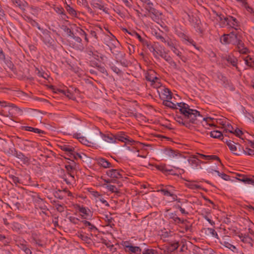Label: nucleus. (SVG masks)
Listing matches in <instances>:
<instances>
[{
  "instance_id": "1",
  "label": "nucleus",
  "mask_w": 254,
  "mask_h": 254,
  "mask_svg": "<svg viewBox=\"0 0 254 254\" xmlns=\"http://www.w3.org/2000/svg\"><path fill=\"white\" fill-rule=\"evenodd\" d=\"M178 105L181 114L186 117L188 123L190 126L189 128L199 130L197 127L200 126V123L203 120V116L199 112L191 109L188 104L184 102H180Z\"/></svg>"
},
{
  "instance_id": "2",
  "label": "nucleus",
  "mask_w": 254,
  "mask_h": 254,
  "mask_svg": "<svg viewBox=\"0 0 254 254\" xmlns=\"http://www.w3.org/2000/svg\"><path fill=\"white\" fill-rule=\"evenodd\" d=\"M104 43L109 47L111 52L115 54L114 50L119 46V43L116 37L111 33L107 35L104 38Z\"/></svg>"
},
{
  "instance_id": "3",
  "label": "nucleus",
  "mask_w": 254,
  "mask_h": 254,
  "mask_svg": "<svg viewBox=\"0 0 254 254\" xmlns=\"http://www.w3.org/2000/svg\"><path fill=\"white\" fill-rule=\"evenodd\" d=\"M125 251L130 254H141V249L138 246H134L127 241H124L122 243Z\"/></svg>"
},
{
  "instance_id": "4",
  "label": "nucleus",
  "mask_w": 254,
  "mask_h": 254,
  "mask_svg": "<svg viewBox=\"0 0 254 254\" xmlns=\"http://www.w3.org/2000/svg\"><path fill=\"white\" fill-rule=\"evenodd\" d=\"M157 92L160 98L163 101L167 99H172V94L171 91L168 88L165 86H161L157 89Z\"/></svg>"
},
{
  "instance_id": "5",
  "label": "nucleus",
  "mask_w": 254,
  "mask_h": 254,
  "mask_svg": "<svg viewBox=\"0 0 254 254\" xmlns=\"http://www.w3.org/2000/svg\"><path fill=\"white\" fill-rule=\"evenodd\" d=\"M74 208L79 211L82 219H90L92 217V213L88 207L81 206L79 204H76Z\"/></svg>"
},
{
  "instance_id": "6",
  "label": "nucleus",
  "mask_w": 254,
  "mask_h": 254,
  "mask_svg": "<svg viewBox=\"0 0 254 254\" xmlns=\"http://www.w3.org/2000/svg\"><path fill=\"white\" fill-rule=\"evenodd\" d=\"M173 189V187L172 186H166L165 188H162L157 190L158 192H161L164 195L167 196H171L172 199V201H178L180 202V199H178L177 195L174 194L172 190Z\"/></svg>"
},
{
  "instance_id": "7",
  "label": "nucleus",
  "mask_w": 254,
  "mask_h": 254,
  "mask_svg": "<svg viewBox=\"0 0 254 254\" xmlns=\"http://www.w3.org/2000/svg\"><path fill=\"white\" fill-rule=\"evenodd\" d=\"M61 148L62 150L66 152L67 155L71 158L76 159L78 158H81V155L74 151V148L68 145H63L61 146Z\"/></svg>"
},
{
  "instance_id": "8",
  "label": "nucleus",
  "mask_w": 254,
  "mask_h": 254,
  "mask_svg": "<svg viewBox=\"0 0 254 254\" xmlns=\"http://www.w3.org/2000/svg\"><path fill=\"white\" fill-rule=\"evenodd\" d=\"M225 23V27L229 28H233L237 30L239 27V22L234 17L230 15L226 16V19Z\"/></svg>"
},
{
  "instance_id": "9",
  "label": "nucleus",
  "mask_w": 254,
  "mask_h": 254,
  "mask_svg": "<svg viewBox=\"0 0 254 254\" xmlns=\"http://www.w3.org/2000/svg\"><path fill=\"white\" fill-rule=\"evenodd\" d=\"M95 134L97 136H100L103 140L105 141L110 143H116V138L115 135L112 133H107L104 134L101 132L100 131L97 130H96Z\"/></svg>"
},
{
  "instance_id": "10",
  "label": "nucleus",
  "mask_w": 254,
  "mask_h": 254,
  "mask_svg": "<svg viewBox=\"0 0 254 254\" xmlns=\"http://www.w3.org/2000/svg\"><path fill=\"white\" fill-rule=\"evenodd\" d=\"M234 45L236 46V50L240 54L247 55L250 53V50L246 47L243 42L240 39L235 42Z\"/></svg>"
},
{
  "instance_id": "11",
  "label": "nucleus",
  "mask_w": 254,
  "mask_h": 254,
  "mask_svg": "<svg viewBox=\"0 0 254 254\" xmlns=\"http://www.w3.org/2000/svg\"><path fill=\"white\" fill-rule=\"evenodd\" d=\"M11 150L12 153L9 154L8 155H13L15 156L25 164L29 163L30 159L23 153L21 152H18L14 147H11Z\"/></svg>"
},
{
  "instance_id": "12",
  "label": "nucleus",
  "mask_w": 254,
  "mask_h": 254,
  "mask_svg": "<svg viewBox=\"0 0 254 254\" xmlns=\"http://www.w3.org/2000/svg\"><path fill=\"white\" fill-rule=\"evenodd\" d=\"M226 143L228 146L230 151L235 155H239L241 145L239 144H236L234 141L229 140L226 141Z\"/></svg>"
},
{
  "instance_id": "13",
  "label": "nucleus",
  "mask_w": 254,
  "mask_h": 254,
  "mask_svg": "<svg viewBox=\"0 0 254 254\" xmlns=\"http://www.w3.org/2000/svg\"><path fill=\"white\" fill-rule=\"evenodd\" d=\"M32 197L36 207H39L40 209L42 210H45L46 209L47 207L45 201L43 199L39 197L37 194L34 193V194L33 195Z\"/></svg>"
},
{
  "instance_id": "14",
  "label": "nucleus",
  "mask_w": 254,
  "mask_h": 254,
  "mask_svg": "<svg viewBox=\"0 0 254 254\" xmlns=\"http://www.w3.org/2000/svg\"><path fill=\"white\" fill-rule=\"evenodd\" d=\"M124 171L121 170L112 169L106 172L108 176L113 179H121L123 177Z\"/></svg>"
},
{
  "instance_id": "15",
  "label": "nucleus",
  "mask_w": 254,
  "mask_h": 254,
  "mask_svg": "<svg viewBox=\"0 0 254 254\" xmlns=\"http://www.w3.org/2000/svg\"><path fill=\"white\" fill-rule=\"evenodd\" d=\"M215 120L210 117L204 118L203 117V120L200 123V126L198 127H200L201 126L206 128H209V127L215 126Z\"/></svg>"
},
{
  "instance_id": "16",
  "label": "nucleus",
  "mask_w": 254,
  "mask_h": 254,
  "mask_svg": "<svg viewBox=\"0 0 254 254\" xmlns=\"http://www.w3.org/2000/svg\"><path fill=\"white\" fill-rule=\"evenodd\" d=\"M16 245L25 254H32V252L25 240H23L21 241L17 242Z\"/></svg>"
},
{
  "instance_id": "17",
  "label": "nucleus",
  "mask_w": 254,
  "mask_h": 254,
  "mask_svg": "<svg viewBox=\"0 0 254 254\" xmlns=\"http://www.w3.org/2000/svg\"><path fill=\"white\" fill-rule=\"evenodd\" d=\"M146 79L151 82V84L159 83V79L156 75V73L154 70H150L146 75Z\"/></svg>"
},
{
  "instance_id": "18",
  "label": "nucleus",
  "mask_w": 254,
  "mask_h": 254,
  "mask_svg": "<svg viewBox=\"0 0 254 254\" xmlns=\"http://www.w3.org/2000/svg\"><path fill=\"white\" fill-rule=\"evenodd\" d=\"M19 144L22 150L29 151L35 147V143L29 140H22Z\"/></svg>"
},
{
  "instance_id": "19",
  "label": "nucleus",
  "mask_w": 254,
  "mask_h": 254,
  "mask_svg": "<svg viewBox=\"0 0 254 254\" xmlns=\"http://www.w3.org/2000/svg\"><path fill=\"white\" fill-rule=\"evenodd\" d=\"M79 141L84 145L90 146L92 145L97 144L98 139L93 135H91L90 138V140H87L84 136H82Z\"/></svg>"
},
{
  "instance_id": "20",
  "label": "nucleus",
  "mask_w": 254,
  "mask_h": 254,
  "mask_svg": "<svg viewBox=\"0 0 254 254\" xmlns=\"http://www.w3.org/2000/svg\"><path fill=\"white\" fill-rule=\"evenodd\" d=\"M179 243L175 242L164 247V254H170L172 252L177 250L179 247Z\"/></svg>"
},
{
  "instance_id": "21",
  "label": "nucleus",
  "mask_w": 254,
  "mask_h": 254,
  "mask_svg": "<svg viewBox=\"0 0 254 254\" xmlns=\"http://www.w3.org/2000/svg\"><path fill=\"white\" fill-rule=\"evenodd\" d=\"M220 244L225 248L229 249L234 253L239 254H244L242 251H239L234 245L227 241H222Z\"/></svg>"
},
{
  "instance_id": "22",
  "label": "nucleus",
  "mask_w": 254,
  "mask_h": 254,
  "mask_svg": "<svg viewBox=\"0 0 254 254\" xmlns=\"http://www.w3.org/2000/svg\"><path fill=\"white\" fill-rule=\"evenodd\" d=\"M7 142L5 140L0 137V151H3L6 154H11V148L7 147Z\"/></svg>"
},
{
  "instance_id": "23",
  "label": "nucleus",
  "mask_w": 254,
  "mask_h": 254,
  "mask_svg": "<svg viewBox=\"0 0 254 254\" xmlns=\"http://www.w3.org/2000/svg\"><path fill=\"white\" fill-rule=\"evenodd\" d=\"M241 241L244 244H247L249 247H253V240L251 237L247 235L241 234L238 236Z\"/></svg>"
},
{
  "instance_id": "24",
  "label": "nucleus",
  "mask_w": 254,
  "mask_h": 254,
  "mask_svg": "<svg viewBox=\"0 0 254 254\" xmlns=\"http://www.w3.org/2000/svg\"><path fill=\"white\" fill-rule=\"evenodd\" d=\"M115 136L116 138V141L117 140H119L123 142H125L126 143L134 142L133 140H130L129 137L125 135L124 133L118 134L115 135Z\"/></svg>"
},
{
  "instance_id": "25",
  "label": "nucleus",
  "mask_w": 254,
  "mask_h": 254,
  "mask_svg": "<svg viewBox=\"0 0 254 254\" xmlns=\"http://www.w3.org/2000/svg\"><path fill=\"white\" fill-rule=\"evenodd\" d=\"M214 13L216 15V19L218 22L220 26L222 28L225 27L226 16L221 13H217L216 11H214Z\"/></svg>"
},
{
  "instance_id": "26",
  "label": "nucleus",
  "mask_w": 254,
  "mask_h": 254,
  "mask_svg": "<svg viewBox=\"0 0 254 254\" xmlns=\"http://www.w3.org/2000/svg\"><path fill=\"white\" fill-rule=\"evenodd\" d=\"M196 181H187L185 186L189 189L193 190H198L202 189L201 186L196 184Z\"/></svg>"
},
{
  "instance_id": "27",
  "label": "nucleus",
  "mask_w": 254,
  "mask_h": 254,
  "mask_svg": "<svg viewBox=\"0 0 254 254\" xmlns=\"http://www.w3.org/2000/svg\"><path fill=\"white\" fill-rule=\"evenodd\" d=\"M237 179L245 184H250L254 186V180L247 177L244 175H237Z\"/></svg>"
},
{
  "instance_id": "28",
  "label": "nucleus",
  "mask_w": 254,
  "mask_h": 254,
  "mask_svg": "<svg viewBox=\"0 0 254 254\" xmlns=\"http://www.w3.org/2000/svg\"><path fill=\"white\" fill-rule=\"evenodd\" d=\"M31 239H32V243L35 244V245L40 246V247H43V245L42 244V242L40 238L39 235L36 233H33L31 235Z\"/></svg>"
},
{
  "instance_id": "29",
  "label": "nucleus",
  "mask_w": 254,
  "mask_h": 254,
  "mask_svg": "<svg viewBox=\"0 0 254 254\" xmlns=\"http://www.w3.org/2000/svg\"><path fill=\"white\" fill-rule=\"evenodd\" d=\"M168 218L172 219L174 222L178 224H183L185 222V220L183 219H181L179 217L175 212H171L169 213Z\"/></svg>"
},
{
  "instance_id": "30",
  "label": "nucleus",
  "mask_w": 254,
  "mask_h": 254,
  "mask_svg": "<svg viewBox=\"0 0 254 254\" xmlns=\"http://www.w3.org/2000/svg\"><path fill=\"white\" fill-rule=\"evenodd\" d=\"M175 121L178 122L179 124L182 125L184 126H186L187 127L189 128L190 127L189 123H188V121L186 120V117L183 116V117L180 116H176L175 117Z\"/></svg>"
},
{
  "instance_id": "31",
  "label": "nucleus",
  "mask_w": 254,
  "mask_h": 254,
  "mask_svg": "<svg viewBox=\"0 0 254 254\" xmlns=\"http://www.w3.org/2000/svg\"><path fill=\"white\" fill-rule=\"evenodd\" d=\"M143 7L148 11L154 14L156 13V9L153 7V4L150 1H142Z\"/></svg>"
},
{
  "instance_id": "32",
  "label": "nucleus",
  "mask_w": 254,
  "mask_h": 254,
  "mask_svg": "<svg viewBox=\"0 0 254 254\" xmlns=\"http://www.w3.org/2000/svg\"><path fill=\"white\" fill-rule=\"evenodd\" d=\"M97 163L99 165L104 168H109L112 167V164L107 160L103 158H99L97 159Z\"/></svg>"
},
{
  "instance_id": "33",
  "label": "nucleus",
  "mask_w": 254,
  "mask_h": 254,
  "mask_svg": "<svg viewBox=\"0 0 254 254\" xmlns=\"http://www.w3.org/2000/svg\"><path fill=\"white\" fill-rule=\"evenodd\" d=\"M247 65L249 67H254V56L248 55L243 59Z\"/></svg>"
},
{
  "instance_id": "34",
  "label": "nucleus",
  "mask_w": 254,
  "mask_h": 254,
  "mask_svg": "<svg viewBox=\"0 0 254 254\" xmlns=\"http://www.w3.org/2000/svg\"><path fill=\"white\" fill-rule=\"evenodd\" d=\"M158 169L163 173H167L170 174L175 175L173 173V169L165 165L159 166L158 167Z\"/></svg>"
},
{
  "instance_id": "35",
  "label": "nucleus",
  "mask_w": 254,
  "mask_h": 254,
  "mask_svg": "<svg viewBox=\"0 0 254 254\" xmlns=\"http://www.w3.org/2000/svg\"><path fill=\"white\" fill-rule=\"evenodd\" d=\"M171 99H167L164 101H163V104L166 106V107H169L171 109H177L178 107V104L179 103H174L173 102V101H170Z\"/></svg>"
},
{
  "instance_id": "36",
  "label": "nucleus",
  "mask_w": 254,
  "mask_h": 254,
  "mask_svg": "<svg viewBox=\"0 0 254 254\" xmlns=\"http://www.w3.org/2000/svg\"><path fill=\"white\" fill-rule=\"evenodd\" d=\"M161 57L163 58L166 62L169 63L171 65H176V63L172 60V58L168 55V54L165 52L161 53Z\"/></svg>"
},
{
  "instance_id": "37",
  "label": "nucleus",
  "mask_w": 254,
  "mask_h": 254,
  "mask_svg": "<svg viewBox=\"0 0 254 254\" xmlns=\"http://www.w3.org/2000/svg\"><path fill=\"white\" fill-rule=\"evenodd\" d=\"M91 4L95 9H100L107 12V8L101 3L97 2L96 1H92Z\"/></svg>"
},
{
  "instance_id": "38",
  "label": "nucleus",
  "mask_w": 254,
  "mask_h": 254,
  "mask_svg": "<svg viewBox=\"0 0 254 254\" xmlns=\"http://www.w3.org/2000/svg\"><path fill=\"white\" fill-rule=\"evenodd\" d=\"M88 54L90 56L94 58L95 59L99 60V58H102V54L99 53L98 51L96 50H89L88 51Z\"/></svg>"
},
{
  "instance_id": "39",
  "label": "nucleus",
  "mask_w": 254,
  "mask_h": 254,
  "mask_svg": "<svg viewBox=\"0 0 254 254\" xmlns=\"http://www.w3.org/2000/svg\"><path fill=\"white\" fill-rule=\"evenodd\" d=\"M13 4L19 8L24 10L28 4L26 1H12Z\"/></svg>"
},
{
  "instance_id": "40",
  "label": "nucleus",
  "mask_w": 254,
  "mask_h": 254,
  "mask_svg": "<svg viewBox=\"0 0 254 254\" xmlns=\"http://www.w3.org/2000/svg\"><path fill=\"white\" fill-rule=\"evenodd\" d=\"M12 229L17 232H21L23 230V226L18 222H14L11 224Z\"/></svg>"
},
{
  "instance_id": "41",
  "label": "nucleus",
  "mask_w": 254,
  "mask_h": 254,
  "mask_svg": "<svg viewBox=\"0 0 254 254\" xmlns=\"http://www.w3.org/2000/svg\"><path fill=\"white\" fill-rule=\"evenodd\" d=\"M22 129L26 131H31L39 134L44 132V131L41 129H39L37 128H34L29 126L22 127Z\"/></svg>"
},
{
  "instance_id": "42",
  "label": "nucleus",
  "mask_w": 254,
  "mask_h": 254,
  "mask_svg": "<svg viewBox=\"0 0 254 254\" xmlns=\"http://www.w3.org/2000/svg\"><path fill=\"white\" fill-rule=\"evenodd\" d=\"M166 154L170 158H174L178 156H181V155L177 150H174L172 149H168L165 151Z\"/></svg>"
},
{
  "instance_id": "43",
  "label": "nucleus",
  "mask_w": 254,
  "mask_h": 254,
  "mask_svg": "<svg viewBox=\"0 0 254 254\" xmlns=\"http://www.w3.org/2000/svg\"><path fill=\"white\" fill-rule=\"evenodd\" d=\"M173 52L176 55L180 60H181L183 62H186L187 60V58L182 55L181 52H180L176 47L173 48L172 50Z\"/></svg>"
},
{
  "instance_id": "44",
  "label": "nucleus",
  "mask_w": 254,
  "mask_h": 254,
  "mask_svg": "<svg viewBox=\"0 0 254 254\" xmlns=\"http://www.w3.org/2000/svg\"><path fill=\"white\" fill-rule=\"evenodd\" d=\"M241 1L242 2V6H243L249 13L252 14H254V9L252 6L249 5L246 1Z\"/></svg>"
},
{
  "instance_id": "45",
  "label": "nucleus",
  "mask_w": 254,
  "mask_h": 254,
  "mask_svg": "<svg viewBox=\"0 0 254 254\" xmlns=\"http://www.w3.org/2000/svg\"><path fill=\"white\" fill-rule=\"evenodd\" d=\"M207 171L209 173H212L213 172H216L219 177H220L222 179H223V180H224L225 181H228V180H230L229 176L225 173H220L218 171L213 170V169H211V171H209L208 169L207 170Z\"/></svg>"
},
{
  "instance_id": "46",
  "label": "nucleus",
  "mask_w": 254,
  "mask_h": 254,
  "mask_svg": "<svg viewBox=\"0 0 254 254\" xmlns=\"http://www.w3.org/2000/svg\"><path fill=\"white\" fill-rule=\"evenodd\" d=\"M229 40L231 42V44L233 45L234 44L235 42H236L237 40H239L240 39L238 38L237 34L234 32H232L228 34Z\"/></svg>"
},
{
  "instance_id": "47",
  "label": "nucleus",
  "mask_w": 254,
  "mask_h": 254,
  "mask_svg": "<svg viewBox=\"0 0 254 254\" xmlns=\"http://www.w3.org/2000/svg\"><path fill=\"white\" fill-rule=\"evenodd\" d=\"M82 223L84 225L85 227H88L89 230L90 231L97 230L96 227L93 224H92L90 222L86 220V219L82 220Z\"/></svg>"
},
{
  "instance_id": "48",
  "label": "nucleus",
  "mask_w": 254,
  "mask_h": 254,
  "mask_svg": "<svg viewBox=\"0 0 254 254\" xmlns=\"http://www.w3.org/2000/svg\"><path fill=\"white\" fill-rule=\"evenodd\" d=\"M210 136L214 138H220L222 136V133L218 130H213L210 133Z\"/></svg>"
},
{
  "instance_id": "49",
  "label": "nucleus",
  "mask_w": 254,
  "mask_h": 254,
  "mask_svg": "<svg viewBox=\"0 0 254 254\" xmlns=\"http://www.w3.org/2000/svg\"><path fill=\"white\" fill-rule=\"evenodd\" d=\"M67 175L69 178H67L66 177L64 178V181L66 182V183L68 185H70L72 182L75 181L74 175L72 174V173H68Z\"/></svg>"
},
{
  "instance_id": "50",
  "label": "nucleus",
  "mask_w": 254,
  "mask_h": 254,
  "mask_svg": "<svg viewBox=\"0 0 254 254\" xmlns=\"http://www.w3.org/2000/svg\"><path fill=\"white\" fill-rule=\"evenodd\" d=\"M147 48L150 52H151L155 58H158V51H157L156 48L151 45H147Z\"/></svg>"
},
{
  "instance_id": "51",
  "label": "nucleus",
  "mask_w": 254,
  "mask_h": 254,
  "mask_svg": "<svg viewBox=\"0 0 254 254\" xmlns=\"http://www.w3.org/2000/svg\"><path fill=\"white\" fill-rule=\"evenodd\" d=\"M106 188L110 191L112 192L115 193H119L118 189L116 187V186L112 185H106Z\"/></svg>"
},
{
  "instance_id": "52",
  "label": "nucleus",
  "mask_w": 254,
  "mask_h": 254,
  "mask_svg": "<svg viewBox=\"0 0 254 254\" xmlns=\"http://www.w3.org/2000/svg\"><path fill=\"white\" fill-rule=\"evenodd\" d=\"M220 41L223 44H231V42L229 40L228 34H224L220 38Z\"/></svg>"
},
{
  "instance_id": "53",
  "label": "nucleus",
  "mask_w": 254,
  "mask_h": 254,
  "mask_svg": "<svg viewBox=\"0 0 254 254\" xmlns=\"http://www.w3.org/2000/svg\"><path fill=\"white\" fill-rule=\"evenodd\" d=\"M69 221L72 224L75 225H79L80 223H82V221H80L79 219L74 216H69L68 217Z\"/></svg>"
},
{
  "instance_id": "54",
  "label": "nucleus",
  "mask_w": 254,
  "mask_h": 254,
  "mask_svg": "<svg viewBox=\"0 0 254 254\" xmlns=\"http://www.w3.org/2000/svg\"><path fill=\"white\" fill-rule=\"evenodd\" d=\"M103 244H105L106 247L110 249V251H112V252H115L116 251V248L114 247V246L111 243L110 241L105 240L103 242Z\"/></svg>"
},
{
  "instance_id": "55",
  "label": "nucleus",
  "mask_w": 254,
  "mask_h": 254,
  "mask_svg": "<svg viewBox=\"0 0 254 254\" xmlns=\"http://www.w3.org/2000/svg\"><path fill=\"white\" fill-rule=\"evenodd\" d=\"M222 125L223 127L225 128L224 130L226 132H229L233 133L234 129L233 127L230 124H227L226 125V124H223Z\"/></svg>"
},
{
  "instance_id": "56",
  "label": "nucleus",
  "mask_w": 254,
  "mask_h": 254,
  "mask_svg": "<svg viewBox=\"0 0 254 254\" xmlns=\"http://www.w3.org/2000/svg\"><path fill=\"white\" fill-rule=\"evenodd\" d=\"M227 61L230 63V64H231L233 66H236L237 65V60L233 57H231V56H228L227 59Z\"/></svg>"
},
{
  "instance_id": "57",
  "label": "nucleus",
  "mask_w": 254,
  "mask_h": 254,
  "mask_svg": "<svg viewBox=\"0 0 254 254\" xmlns=\"http://www.w3.org/2000/svg\"><path fill=\"white\" fill-rule=\"evenodd\" d=\"M11 181L15 185H17L18 184H21V182L20 180L18 178V177L15 176L14 175H10L9 176Z\"/></svg>"
},
{
  "instance_id": "58",
  "label": "nucleus",
  "mask_w": 254,
  "mask_h": 254,
  "mask_svg": "<svg viewBox=\"0 0 254 254\" xmlns=\"http://www.w3.org/2000/svg\"><path fill=\"white\" fill-rule=\"evenodd\" d=\"M56 93H57V92H59V93H61L64 95H65V96H66L67 97H70L71 96V92L67 90H63V89H58L56 91H55Z\"/></svg>"
},
{
  "instance_id": "59",
  "label": "nucleus",
  "mask_w": 254,
  "mask_h": 254,
  "mask_svg": "<svg viewBox=\"0 0 254 254\" xmlns=\"http://www.w3.org/2000/svg\"><path fill=\"white\" fill-rule=\"evenodd\" d=\"M206 158H204V160H217L220 163H221L219 158L216 155H206Z\"/></svg>"
},
{
  "instance_id": "60",
  "label": "nucleus",
  "mask_w": 254,
  "mask_h": 254,
  "mask_svg": "<svg viewBox=\"0 0 254 254\" xmlns=\"http://www.w3.org/2000/svg\"><path fill=\"white\" fill-rule=\"evenodd\" d=\"M0 105L3 107H12V108L16 107L15 105L13 104L7 103L6 101H0Z\"/></svg>"
},
{
  "instance_id": "61",
  "label": "nucleus",
  "mask_w": 254,
  "mask_h": 254,
  "mask_svg": "<svg viewBox=\"0 0 254 254\" xmlns=\"http://www.w3.org/2000/svg\"><path fill=\"white\" fill-rule=\"evenodd\" d=\"M142 254H157L156 250L150 249H145L142 251Z\"/></svg>"
},
{
  "instance_id": "62",
  "label": "nucleus",
  "mask_w": 254,
  "mask_h": 254,
  "mask_svg": "<svg viewBox=\"0 0 254 254\" xmlns=\"http://www.w3.org/2000/svg\"><path fill=\"white\" fill-rule=\"evenodd\" d=\"M79 238H80L82 241H85L86 243H89L90 241V239L87 235L84 234H80L78 235Z\"/></svg>"
},
{
  "instance_id": "63",
  "label": "nucleus",
  "mask_w": 254,
  "mask_h": 254,
  "mask_svg": "<svg viewBox=\"0 0 254 254\" xmlns=\"http://www.w3.org/2000/svg\"><path fill=\"white\" fill-rule=\"evenodd\" d=\"M66 8L68 13L71 15L74 16L76 14L75 10L69 5L67 4Z\"/></svg>"
},
{
  "instance_id": "64",
  "label": "nucleus",
  "mask_w": 254,
  "mask_h": 254,
  "mask_svg": "<svg viewBox=\"0 0 254 254\" xmlns=\"http://www.w3.org/2000/svg\"><path fill=\"white\" fill-rule=\"evenodd\" d=\"M243 152L246 155L251 156L254 155V150L248 147L243 149Z\"/></svg>"
}]
</instances>
